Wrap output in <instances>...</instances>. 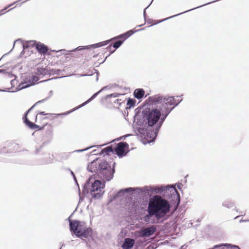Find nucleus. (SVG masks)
I'll use <instances>...</instances> for the list:
<instances>
[{
	"instance_id": "obj_1",
	"label": "nucleus",
	"mask_w": 249,
	"mask_h": 249,
	"mask_svg": "<svg viewBox=\"0 0 249 249\" xmlns=\"http://www.w3.org/2000/svg\"><path fill=\"white\" fill-rule=\"evenodd\" d=\"M160 116L161 112L157 108H145L135 115L134 129L137 135L145 139L147 143L154 142L160 129L158 125Z\"/></svg>"
},
{
	"instance_id": "obj_3",
	"label": "nucleus",
	"mask_w": 249,
	"mask_h": 249,
	"mask_svg": "<svg viewBox=\"0 0 249 249\" xmlns=\"http://www.w3.org/2000/svg\"><path fill=\"white\" fill-rule=\"evenodd\" d=\"M87 169L91 173H98L105 183L113 178L115 172L114 167L112 168L106 160L98 159L89 163Z\"/></svg>"
},
{
	"instance_id": "obj_44",
	"label": "nucleus",
	"mask_w": 249,
	"mask_h": 249,
	"mask_svg": "<svg viewBox=\"0 0 249 249\" xmlns=\"http://www.w3.org/2000/svg\"><path fill=\"white\" fill-rule=\"evenodd\" d=\"M6 91V90H3V89H0V91H2V92H3V91Z\"/></svg>"
},
{
	"instance_id": "obj_46",
	"label": "nucleus",
	"mask_w": 249,
	"mask_h": 249,
	"mask_svg": "<svg viewBox=\"0 0 249 249\" xmlns=\"http://www.w3.org/2000/svg\"><path fill=\"white\" fill-rule=\"evenodd\" d=\"M239 217V216H236V217H235L234 218H235V219H236V218H237V217Z\"/></svg>"
},
{
	"instance_id": "obj_35",
	"label": "nucleus",
	"mask_w": 249,
	"mask_h": 249,
	"mask_svg": "<svg viewBox=\"0 0 249 249\" xmlns=\"http://www.w3.org/2000/svg\"><path fill=\"white\" fill-rule=\"evenodd\" d=\"M130 135H131L130 134H127V135H124V136H123L122 137H121L119 138H118V141L119 140H122L123 139H124L126 137H128V136H129Z\"/></svg>"
},
{
	"instance_id": "obj_49",
	"label": "nucleus",
	"mask_w": 249,
	"mask_h": 249,
	"mask_svg": "<svg viewBox=\"0 0 249 249\" xmlns=\"http://www.w3.org/2000/svg\"><path fill=\"white\" fill-rule=\"evenodd\" d=\"M1 70H0V72H1Z\"/></svg>"
},
{
	"instance_id": "obj_45",
	"label": "nucleus",
	"mask_w": 249,
	"mask_h": 249,
	"mask_svg": "<svg viewBox=\"0 0 249 249\" xmlns=\"http://www.w3.org/2000/svg\"><path fill=\"white\" fill-rule=\"evenodd\" d=\"M14 82V80H12V81H11V84H12V83H13V82Z\"/></svg>"
},
{
	"instance_id": "obj_23",
	"label": "nucleus",
	"mask_w": 249,
	"mask_h": 249,
	"mask_svg": "<svg viewBox=\"0 0 249 249\" xmlns=\"http://www.w3.org/2000/svg\"><path fill=\"white\" fill-rule=\"evenodd\" d=\"M32 109L30 108L27 112H26L25 114V116L23 117V118H25V120H24V122L25 123L28 125V126L31 128V129H33V126H35L34 125V123H32L31 122H30L27 118L26 116H27V114L28 113V112Z\"/></svg>"
},
{
	"instance_id": "obj_22",
	"label": "nucleus",
	"mask_w": 249,
	"mask_h": 249,
	"mask_svg": "<svg viewBox=\"0 0 249 249\" xmlns=\"http://www.w3.org/2000/svg\"><path fill=\"white\" fill-rule=\"evenodd\" d=\"M234 205V202L231 200H226L222 203V206L227 208H232Z\"/></svg>"
},
{
	"instance_id": "obj_41",
	"label": "nucleus",
	"mask_w": 249,
	"mask_h": 249,
	"mask_svg": "<svg viewBox=\"0 0 249 249\" xmlns=\"http://www.w3.org/2000/svg\"><path fill=\"white\" fill-rule=\"evenodd\" d=\"M18 41L21 42V40L20 39H18L16 41H15L14 43H15L16 42H18Z\"/></svg>"
},
{
	"instance_id": "obj_12",
	"label": "nucleus",
	"mask_w": 249,
	"mask_h": 249,
	"mask_svg": "<svg viewBox=\"0 0 249 249\" xmlns=\"http://www.w3.org/2000/svg\"><path fill=\"white\" fill-rule=\"evenodd\" d=\"M157 231V226L151 225L147 228H144L140 232V236L142 237H149L152 235Z\"/></svg>"
},
{
	"instance_id": "obj_19",
	"label": "nucleus",
	"mask_w": 249,
	"mask_h": 249,
	"mask_svg": "<svg viewBox=\"0 0 249 249\" xmlns=\"http://www.w3.org/2000/svg\"><path fill=\"white\" fill-rule=\"evenodd\" d=\"M145 93L144 90L142 89H136L134 91V97L138 99L142 98Z\"/></svg>"
},
{
	"instance_id": "obj_42",
	"label": "nucleus",
	"mask_w": 249,
	"mask_h": 249,
	"mask_svg": "<svg viewBox=\"0 0 249 249\" xmlns=\"http://www.w3.org/2000/svg\"><path fill=\"white\" fill-rule=\"evenodd\" d=\"M78 75H79L80 76H86L87 75V74H78Z\"/></svg>"
},
{
	"instance_id": "obj_48",
	"label": "nucleus",
	"mask_w": 249,
	"mask_h": 249,
	"mask_svg": "<svg viewBox=\"0 0 249 249\" xmlns=\"http://www.w3.org/2000/svg\"><path fill=\"white\" fill-rule=\"evenodd\" d=\"M71 56H73V54H72V53H71Z\"/></svg>"
},
{
	"instance_id": "obj_4",
	"label": "nucleus",
	"mask_w": 249,
	"mask_h": 249,
	"mask_svg": "<svg viewBox=\"0 0 249 249\" xmlns=\"http://www.w3.org/2000/svg\"><path fill=\"white\" fill-rule=\"evenodd\" d=\"M148 208L157 219L164 217L170 211L171 205L168 200L156 195L150 199Z\"/></svg>"
},
{
	"instance_id": "obj_36",
	"label": "nucleus",
	"mask_w": 249,
	"mask_h": 249,
	"mask_svg": "<svg viewBox=\"0 0 249 249\" xmlns=\"http://www.w3.org/2000/svg\"><path fill=\"white\" fill-rule=\"evenodd\" d=\"M153 0H152V1L151 2V3H150V4H149V5L147 7H146V8L144 9V11H143V16H144V18H145V14H146V9L147 8H148V7L150 5V4H151V3L152 2Z\"/></svg>"
},
{
	"instance_id": "obj_43",
	"label": "nucleus",
	"mask_w": 249,
	"mask_h": 249,
	"mask_svg": "<svg viewBox=\"0 0 249 249\" xmlns=\"http://www.w3.org/2000/svg\"><path fill=\"white\" fill-rule=\"evenodd\" d=\"M71 173L73 177L75 176L73 172L72 171H71Z\"/></svg>"
},
{
	"instance_id": "obj_40",
	"label": "nucleus",
	"mask_w": 249,
	"mask_h": 249,
	"mask_svg": "<svg viewBox=\"0 0 249 249\" xmlns=\"http://www.w3.org/2000/svg\"><path fill=\"white\" fill-rule=\"evenodd\" d=\"M73 179H74V181H75L76 183L78 185V183H77L75 176H73Z\"/></svg>"
},
{
	"instance_id": "obj_25",
	"label": "nucleus",
	"mask_w": 249,
	"mask_h": 249,
	"mask_svg": "<svg viewBox=\"0 0 249 249\" xmlns=\"http://www.w3.org/2000/svg\"><path fill=\"white\" fill-rule=\"evenodd\" d=\"M110 152H113V149L111 146H107L102 150L100 155H103L104 153H106V155H108Z\"/></svg>"
},
{
	"instance_id": "obj_21",
	"label": "nucleus",
	"mask_w": 249,
	"mask_h": 249,
	"mask_svg": "<svg viewBox=\"0 0 249 249\" xmlns=\"http://www.w3.org/2000/svg\"><path fill=\"white\" fill-rule=\"evenodd\" d=\"M36 42L35 40H30L25 42L23 43V48L24 49H27L29 48L33 47L34 46H36Z\"/></svg>"
},
{
	"instance_id": "obj_28",
	"label": "nucleus",
	"mask_w": 249,
	"mask_h": 249,
	"mask_svg": "<svg viewBox=\"0 0 249 249\" xmlns=\"http://www.w3.org/2000/svg\"><path fill=\"white\" fill-rule=\"evenodd\" d=\"M11 151L7 149L5 147H3L2 148H0V153H7L11 152Z\"/></svg>"
},
{
	"instance_id": "obj_29",
	"label": "nucleus",
	"mask_w": 249,
	"mask_h": 249,
	"mask_svg": "<svg viewBox=\"0 0 249 249\" xmlns=\"http://www.w3.org/2000/svg\"><path fill=\"white\" fill-rule=\"evenodd\" d=\"M182 101V99H177L175 100L174 98V104L172 105L171 106H173L172 107H174V108L177 106L179 103H180Z\"/></svg>"
},
{
	"instance_id": "obj_15",
	"label": "nucleus",
	"mask_w": 249,
	"mask_h": 249,
	"mask_svg": "<svg viewBox=\"0 0 249 249\" xmlns=\"http://www.w3.org/2000/svg\"><path fill=\"white\" fill-rule=\"evenodd\" d=\"M40 161L38 163L40 164H46L53 162L54 157L53 155L49 153H44L39 158Z\"/></svg>"
},
{
	"instance_id": "obj_6",
	"label": "nucleus",
	"mask_w": 249,
	"mask_h": 249,
	"mask_svg": "<svg viewBox=\"0 0 249 249\" xmlns=\"http://www.w3.org/2000/svg\"><path fill=\"white\" fill-rule=\"evenodd\" d=\"M154 193L163 195L177 206L180 202V195L175 186L171 185L153 186Z\"/></svg>"
},
{
	"instance_id": "obj_47",
	"label": "nucleus",
	"mask_w": 249,
	"mask_h": 249,
	"mask_svg": "<svg viewBox=\"0 0 249 249\" xmlns=\"http://www.w3.org/2000/svg\"><path fill=\"white\" fill-rule=\"evenodd\" d=\"M225 247V246H223V249H224V248ZM217 249H219V248H218Z\"/></svg>"
},
{
	"instance_id": "obj_11",
	"label": "nucleus",
	"mask_w": 249,
	"mask_h": 249,
	"mask_svg": "<svg viewBox=\"0 0 249 249\" xmlns=\"http://www.w3.org/2000/svg\"><path fill=\"white\" fill-rule=\"evenodd\" d=\"M107 89V87H103L101 89H100L99 91H98V92H97L96 93H94L90 98H89L87 101H86V102H85L84 103H83V104H82L81 105H80V106H78L77 107L73 108L72 110H71L70 111H67V112H64V113H59V114H55V115L56 116H61V115H68L69 114H70V113L73 112V111L85 106L86 105H87L88 103H89V102H90V101H91L92 100H93L98 95V94L102 92V91L104 90L105 89Z\"/></svg>"
},
{
	"instance_id": "obj_39",
	"label": "nucleus",
	"mask_w": 249,
	"mask_h": 249,
	"mask_svg": "<svg viewBox=\"0 0 249 249\" xmlns=\"http://www.w3.org/2000/svg\"><path fill=\"white\" fill-rule=\"evenodd\" d=\"M37 77L36 76H33V80L34 81H36L37 80Z\"/></svg>"
},
{
	"instance_id": "obj_26",
	"label": "nucleus",
	"mask_w": 249,
	"mask_h": 249,
	"mask_svg": "<svg viewBox=\"0 0 249 249\" xmlns=\"http://www.w3.org/2000/svg\"><path fill=\"white\" fill-rule=\"evenodd\" d=\"M124 41L118 40L113 44V47L115 49H118L122 44Z\"/></svg>"
},
{
	"instance_id": "obj_30",
	"label": "nucleus",
	"mask_w": 249,
	"mask_h": 249,
	"mask_svg": "<svg viewBox=\"0 0 249 249\" xmlns=\"http://www.w3.org/2000/svg\"><path fill=\"white\" fill-rule=\"evenodd\" d=\"M135 103V102L134 101V100L133 99L129 98L127 101V105H129L130 107H132V106H134Z\"/></svg>"
},
{
	"instance_id": "obj_38",
	"label": "nucleus",
	"mask_w": 249,
	"mask_h": 249,
	"mask_svg": "<svg viewBox=\"0 0 249 249\" xmlns=\"http://www.w3.org/2000/svg\"><path fill=\"white\" fill-rule=\"evenodd\" d=\"M34 125H35V126H33V129H36V128H38V127H39V126H38V125H36V124H34Z\"/></svg>"
},
{
	"instance_id": "obj_5",
	"label": "nucleus",
	"mask_w": 249,
	"mask_h": 249,
	"mask_svg": "<svg viewBox=\"0 0 249 249\" xmlns=\"http://www.w3.org/2000/svg\"><path fill=\"white\" fill-rule=\"evenodd\" d=\"M91 178H89L84 184L83 193L88 194L89 189L91 197L99 199L102 197L105 193V183L99 180H95L93 182H90Z\"/></svg>"
},
{
	"instance_id": "obj_31",
	"label": "nucleus",
	"mask_w": 249,
	"mask_h": 249,
	"mask_svg": "<svg viewBox=\"0 0 249 249\" xmlns=\"http://www.w3.org/2000/svg\"><path fill=\"white\" fill-rule=\"evenodd\" d=\"M53 94V91L52 90H51L49 93V97L47 98H45V99H44L41 101H38V102L36 103V104L37 103H42L45 101H46L49 98H50V97H51Z\"/></svg>"
},
{
	"instance_id": "obj_18",
	"label": "nucleus",
	"mask_w": 249,
	"mask_h": 249,
	"mask_svg": "<svg viewBox=\"0 0 249 249\" xmlns=\"http://www.w3.org/2000/svg\"><path fill=\"white\" fill-rule=\"evenodd\" d=\"M87 46H79V47H77L76 48H75V49H73L71 51H67L66 50L63 49V50H61L60 51L63 54L67 55V54H68L70 52H74L75 51H80V50H84V49H89L90 48H93L92 47H89V48H88L86 47Z\"/></svg>"
},
{
	"instance_id": "obj_32",
	"label": "nucleus",
	"mask_w": 249,
	"mask_h": 249,
	"mask_svg": "<svg viewBox=\"0 0 249 249\" xmlns=\"http://www.w3.org/2000/svg\"><path fill=\"white\" fill-rule=\"evenodd\" d=\"M96 146V145L95 146H89V147H88L86 148H85V149H80V150H75L74 152H83V151H86L87 150H88L89 149L91 148V147H95Z\"/></svg>"
},
{
	"instance_id": "obj_14",
	"label": "nucleus",
	"mask_w": 249,
	"mask_h": 249,
	"mask_svg": "<svg viewBox=\"0 0 249 249\" xmlns=\"http://www.w3.org/2000/svg\"><path fill=\"white\" fill-rule=\"evenodd\" d=\"M77 234L76 236L80 237L82 239L83 238H88L90 237L92 234V229L90 228H86L83 226L80 231L76 232Z\"/></svg>"
},
{
	"instance_id": "obj_20",
	"label": "nucleus",
	"mask_w": 249,
	"mask_h": 249,
	"mask_svg": "<svg viewBox=\"0 0 249 249\" xmlns=\"http://www.w3.org/2000/svg\"><path fill=\"white\" fill-rule=\"evenodd\" d=\"M142 188L143 196L151 195L154 193L153 186H146L142 187Z\"/></svg>"
},
{
	"instance_id": "obj_16",
	"label": "nucleus",
	"mask_w": 249,
	"mask_h": 249,
	"mask_svg": "<svg viewBox=\"0 0 249 249\" xmlns=\"http://www.w3.org/2000/svg\"><path fill=\"white\" fill-rule=\"evenodd\" d=\"M135 244L134 239L126 238L124 239V241L122 246L123 249H131Z\"/></svg>"
},
{
	"instance_id": "obj_34",
	"label": "nucleus",
	"mask_w": 249,
	"mask_h": 249,
	"mask_svg": "<svg viewBox=\"0 0 249 249\" xmlns=\"http://www.w3.org/2000/svg\"><path fill=\"white\" fill-rule=\"evenodd\" d=\"M111 48H112V46L111 45H108L107 49L109 50L110 51V53L108 55V56H109L111 53H114L115 51V50H113V51H111Z\"/></svg>"
},
{
	"instance_id": "obj_8",
	"label": "nucleus",
	"mask_w": 249,
	"mask_h": 249,
	"mask_svg": "<svg viewBox=\"0 0 249 249\" xmlns=\"http://www.w3.org/2000/svg\"><path fill=\"white\" fill-rule=\"evenodd\" d=\"M124 94L115 92L107 95L106 97V100L113 104L114 107H118L121 104L124 102L123 97Z\"/></svg>"
},
{
	"instance_id": "obj_17",
	"label": "nucleus",
	"mask_w": 249,
	"mask_h": 249,
	"mask_svg": "<svg viewBox=\"0 0 249 249\" xmlns=\"http://www.w3.org/2000/svg\"><path fill=\"white\" fill-rule=\"evenodd\" d=\"M36 48L39 53L41 54H45L48 51V48L43 43L38 42L36 45Z\"/></svg>"
},
{
	"instance_id": "obj_24",
	"label": "nucleus",
	"mask_w": 249,
	"mask_h": 249,
	"mask_svg": "<svg viewBox=\"0 0 249 249\" xmlns=\"http://www.w3.org/2000/svg\"><path fill=\"white\" fill-rule=\"evenodd\" d=\"M148 213L146 215H145L143 217V220L144 222H145L146 223H153V222H151L150 220V218L152 216L154 215V214H152L150 213V209L148 208Z\"/></svg>"
},
{
	"instance_id": "obj_7",
	"label": "nucleus",
	"mask_w": 249,
	"mask_h": 249,
	"mask_svg": "<svg viewBox=\"0 0 249 249\" xmlns=\"http://www.w3.org/2000/svg\"><path fill=\"white\" fill-rule=\"evenodd\" d=\"M134 32H133L132 30H130L124 34H123L122 35H120L118 36H117L116 37H114L112 38H111L110 39L102 41L101 42H99L97 43H95L92 45H88L87 48H89V47H92L93 49L97 48L99 47H101L104 46H106L107 44H108L109 42H110L112 40L116 39H119V38H124V40L126 39L128 37H129L130 36H131L132 35L134 34Z\"/></svg>"
},
{
	"instance_id": "obj_27",
	"label": "nucleus",
	"mask_w": 249,
	"mask_h": 249,
	"mask_svg": "<svg viewBox=\"0 0 249 249\" xmlns=\"http://www.w3.org/2000/svg\"><path fill=\"white\" fill-rule=\"evenodd\" d=\"M31 84H28L26 83H22L21 84L19 85L18 87V90H20L26 88L31 85Z\"/></svg>"
},
{
	"instance_id": "obj_37",
	"label": "nucleus",
	"mask_w": 249,
	"mask_h": 249,
	"mask_svg": "<svg viewBox=\"0 0 249 249\" xmlns=\"http://www.w3.org/2000/svg\"><path fill=\"white\" fill-rule=\"evenodd\" d=\"M38 114L39 115H48V114L47 113H46L45 112H40Z\"/></svg>"
},
{
	"instance_id": "obj_33",
	"label": "nucleus",
	"mask_w": 249,
	"mask_h": 249,
	"mask_svg": "<svg viewBox=\"0 0 249 249\" xmlns=\"http://www.w3.org/2000/svg\"><path fill=\"white\" fill-rule=\"evenodd\" d=\"M225 244L226 245V246L230 247L231 249H240L237 246L231 245V244Z\"/></svg>"
},
{
	"instance_id": "obj_13",
	"label": "nucleus",
	"mask_w": 249,
	"mask_h": 249,
	"mask_svg": "<svg viewBox=\"0 0 249 249\" xmlns=\"http://www.w3.org/2000/svg\"><path fill=\"white\" fill-rule=\"evenodd\" d=\"M69 223L71 231H72L76 236L77 234L76 232L80 231L82 227L84 225L83 222L77 220L71 221L69 220Z\"/></svg>"
},
{
	"instance_id": "obj_2",
	"label": "nucleus",
	"mask_w": 249,
	"mask_h": 249,
	"mask_svg": "<svg viewBox=\"0 0 249 249\" xmlns=\"http://www.w3.org/2000/svg\"><path fill=\"white\" fill-rule=\"evenodd\" d=\"M148 100L152 105H154L159 107L161 112L160 117L159 127H161L164 121L171 111L174 109V107H171L174 104V97H162L160 94L150 96Z\"/></svg>"
},
{
	"instance_id": "obj_9",
	"label": "nucleus",
	"mask_w": 249,
	"mask_h": 249,
	"mask_svg": "<svg viewBox=\"0 0 249 249\" xmlns=\"http://www.w3.org/2000/svg\"><path fill=\"white\" fill-rule=\"evenodd\" d=\"M128 144L126 142H120L115 148V153L119 157H123L128 152Z\"/></svg>"
},
{
	"instance_id": "obj_10",
	"label": "nucleus",
	"mask_w": 249,
	"mask_h": 249,
	"mask_svg": "<svg viewBox=\"0 0 249 249\" xmlns=\"http://www.w3.org/2000/svg\"><path fill=\"white\" fill-rule=\"evenodd\" d=\"M132 193V195L136 194L138 196H142V188L141 187L132 188L129 187L124 189L120 190L117 193L118 196H123L124 193Z\"/></svg>"
}]
</instances>
